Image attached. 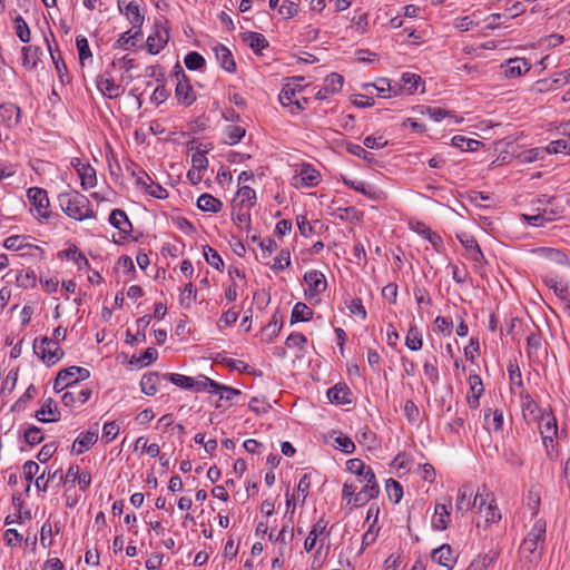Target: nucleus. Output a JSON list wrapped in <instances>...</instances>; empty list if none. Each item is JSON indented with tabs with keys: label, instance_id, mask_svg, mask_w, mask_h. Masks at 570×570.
Instances as JSON below:
<instances>
[{
	"label": "nucleus",
	"instance_id": "34",
	"mask_svg": "<svg viewBox=\"0 0 570 570\" xmlns=\"http://www.w3.org/2000/svg\"><path fill=\"white\" fill-rule=\"evenodd\" d=\"M459 239H460L461 244L464 246V248L466 249L468 255L471 259H473L475 262H480L483 258V254L480 249L479 244L474 239V237L466 235V234H461V235H459Z\"/></svg>",
	"mask_w": 570,
	"mask_h": 570
},
{
	"label": "nucleus",
	"instance_id": "20",
	"mask_svg": "<svg viewBox=\"0 0 570 570\" xmlns=\"http://www.w3.org/2000/svg\"><path fill=\"white\" fill-rule=\"evenodd\" d=\"M470 391L466 395V402L471 409L479 406L480 396L484 392L482 381L479 375H470L468 380Z\"/></svg>",
	"mask_w": 570,
	"mask_h": 570
},
{
	"label": "nucleus",
	"instance_id": "61",
	"mask_svg": "<svg viewBox=\"0 0 570 570\" xmlns=\"http://www.w3.org/2000/svg\"><path fill=\"white\" fill-rule=\"evenodd\" d=\"M24 440L30 445H36L42 442L43 434L41 429L37 426H31L24 432Z\"/></svg>",
	"mask_w": 570,
	"mask_h": 570
},
{
	"label": "nucleus",
	"instance_id": "25",
	"mask_svg": "<svg viewBox=\"0 0 570 570\" xmlns=\"http://www.w3.org/2000/svg\"><path fill=\"white\" fill-rule=\"evenodd\" d=\"M533 255L538 256L541 259L554 262L560 265L568 264L567 255L557 248L551 247H538L531 250Z\"/></svg>",
	"mask_w": 570,
	"mask_h": 570
},
{
	"label": "nucleus",
	"instance_id": "54",
	"mask_svg": "<svg viewBox=\"0 0 570 570\" xmlns=\"http://www.w3.org/2000/svg\"><path fill=\"white\" fill-rule=\"evenodd\" d=\"M166 379H168L173 384H175L181 389H185V390L193 389L194 377L186 376V375L178 374V373H173V374L166 375Z\"/></svg>",
	"mask_w": 570,
	"mask_h": 570
},
{
	"label": "nucleus",
	"instance_id": "50",
	"mask_svg": "<svg viewBox=\"0 0 570 570\" xmlns=\"http://www.w3.org/2000/svg\"><path fill=\"white\" fill-rule=\"evenodd\" d=\"M386 493L391 501L399 503L403 497L402 485L397 481L389 479L386 481Z\"/></svg>",
	"mask_w": 570,
	"mask_h": 570
},
{
	"label": "nucleus",
	"instance_id": "6",
	"mask_svg": "<svg viewBox=\"0 0 570 570\" xmlns=\"http://www.w3.org/2000/svg\"><path fill=\"white\" fill-rule=\"evenodd\" d=\"M33 351L47 365L56 364L63 356L59 344L46 336L35 340Z\"/></svg>",
	"mask_w": 570,
	"mask_h": 570
},
{
	"label": "nucleus",
	"instance_id": "48",
	"mask_svg": "<svg viewBox=\"0 0 570 570\" xmlns=\"http://www.w3.org/2000/svg\"><path fill=\"white\" fill-rule=\"evenodd\" d=\"M344 83V79L338 73H331L324 80V87L326 92L336 94L338 92Z\"/></svg>",
	"mask_w": 570,
	"mask_h": 570
},
{
	"label": "nucleus",
	"instance_id": "56",
	"mask_svg": "<svg viewBox=\"0 0 570 570\" xmlns=\"http://www.w3.org/2000/svg\"><path fill=\"white\" fill-rule=\"evenodd\" d=\"M76 46L79 53V61L81 66H83L85 61L91 58V51L88 45V40L85 37H77Z\"/></svg>",
	"mask_w": 570,
	"mask_h": 570
},
{
	"label": "nucleus",
	"instance_id": "14",
	"mask_svg": "<svg viewBox=\"0 0 570 570\" xmlns=\"http://www.w3.org/2000/svg\"><path fill=\"white\" fill-rule=\"evenodd\" d=\"M176 68H178V70L175 72L177 79L176 97L179 100V102L189 106L195 100L194 91L181 67L177 65Z\"/></svg>",
	"mask_w": 570,
	"mask_h": 570
},
{
	"label": "nucleus",
	"instance_id": "42",
	"mask_svg": "<svg viewBox=\"0 0 570 570\" xmlns=\"http://www.w3.org/2000/svg\"><path fill=\"white\" fill-rule=\"evenodd\" d=\"M134 450H141L146 452L150 458H156L159 455L160 449L157 443L148 444L147 439L144 436H139L134 444Z\"/></svg>",
	"mask_w": 570,
	"mask_h": 570
},
{
	"label": "nucleus",
	"instance_id": "64",
	"mask_svg": "<svg viewBox=\"0 0 570 570\" xmlns=\"http://www.w3.org/2000/svg\"><path fill=\"white\" fill-rule=\"evenodd\" d=\"M278 12L283 18L289 19L297 14L298 6L293 1H284Z\"/></svg>",
	"mask_w": 570,
	"mask_h": 570
},
{
	"label": "nucleus",
	"instance_id": "17",
	"mask_svg": "<svg viewBox=\"0 0 570 570\" xmlns=\"http://www.w3.org/2000/svg\"><path fill=\"white\" fill-rule=\"evenodd\" d=\"M36 419L43 423L58 422L60 420V412L55 400L47 399L41 407L36 412Z\"/></svg>",
	"mask_w": 570,
	"mask_h": 570
},
{
	"label": "nucleus",
	"instance_id": "57",
	"mask_svg": "<svg viewBox=\"0 0 570 570\" xmlns=\"http://www.w3.org/2000/svg\"><path fill=\"white\" fill-rule=\"evenodd\" d=\"M184 61L189 70H198L205 65V59L196 51L187 53Z\"/></svg>",
	"mask_w": 570,
	"mask_h": 570
},
{
	"label": "nucleus",
	"instance_id": "51",
	"mask_svg": "<svg viewBox=\"0 0 570 570\" xmlns=\"http://www.w3.org/2000/svg\"><path fill=\"white\" fill-rule=\"evenodd\" d=\"M245 40L248 42L249 47L256 52H259L262 49L267 47V41L265 37L257 32L246 33Z\"/></svg>",
	"mask_w": 570,
	"mask_h": 570
},
{
	"label": "nucleus",
	"instance_id": "26",
	"mask_svg": "<svg viewBox=\"0 0 570 570\" xmlns=\"http://www.w3.org/2000/svg\"><path fill=\"white\" fill-rule=\"evenodd\" d=\"M431 557L434 562L448 569H452L455 563L453 551L449 544H442L434 549Z\"/></svg>",
	"mask_w": 570,
	"mask_h": 570
},
{
	"label": "nucleus",
	"instance_id": "49",
	"mask_svg": "<svg viewBox=\"0 0 570 570\" xmlns=\"http://www.w3.org/2000/svg\"><path fill=\"white\" fill-rule=\"evenodd\" d=\"M197 298V291L191 283L185 285L183 292L179 295V303L184 307H190Z\"/></svg>",
	"mask_w": 570,
	"mask_h": 570
},
{
	"label": "nucleus",
	"instance_id": "60",
	"mask_svg": "<svg viewBox=\"0 0 570 570\" xmlns=\"http://www.w3.org/2000/svg\"><path fill=\"white\" fill-rule=\"evenodd\" d=\"M405 417L410 423H416L420 417V410L411 400L406 401L403 407Z\"/></svg>",
	"mask_w": 570,
	"mask_h": 570
},
{
	"label": "nucleus",
	"instance_id": "5",
	"mask_svg": "<svg viewBox=\"0 0 570 570\" xmlns=\"http://www.w3.org/2000/svg\"><path fill=\"white\" fill-rule=\"evenodd\" d=\"M473 505L478 508L480 517L487 524L495 523L501 519L499 508L485 488L480 489L475 493Z\"/></svg>",
	"mask_w": 570,
	"mask_h": 570
},
{
	"label": "nucleus",
	"instance_id": "40",
	"mask_svg": "<svg viewBox=\"0 0 570 570\" xmlns=\"http://www.w3.org/2000/svg\"><path fill=\"white\" fill-rule=\"evenodd\" d=\"M245 134L246 130L242 126L228 125L224 130V141L228 145H236Z\"/></svg>",
	"mask_w": 570,
	"mask_h": 570
},
{
	"label": "nucleus",
	"instance_id": "39",
	"mask_svg": "<svg viewBox=\"0 0 570 570\" xmlns=\"http://www.w3.org/2000/svg\"><path fill=\"white\" fill-rule=\"evenodd\" d=\"M401 81V90L407 95H413L422 83V78L416 73L404 72Z\"/></svg>",
	"mask_w": 570,
	"mask_h": 570
},
{
	"label": "nucleus",
	"instance_id": "27",
	"mask_svg": "<svg viewBox=\"0 0 570 570\" xmlns=\"http://www.w3.org/2000/svg\"><path fill=\"white\" fill-rule=\"evenodd\" d=\"M0 121L7 127H13L20 121V109L13 104L0 105Z\"/></svg>",
	"mask_w": 570,
	"mask_h": 570
},
{
	"label": "nucleus",
	"instance_id": "53",
	"mask_svg": "<svg viewBox=\"0 0 570 570\" xmlns=\"http://www.w3.org/2000/svg\"><path fill=\"white\" fill-rule=\"evenodd\" d=\"M422 114L428 115L434 121H440L445 117H449L453 122L460 121L455 116L450 115L449 111L441 109L439 107H426L425 111H423Z\"/></svg>",
	"mask_w": 570,
	"mask_h": 570
},
{
	"label": "nucleus",
	"instance_id": "13",
	"mask_svg": "<svg viewBox=\"0 0 570 570\" xmlns=\"http://www.w3.org/2000/svg\"><path fill=\"white\" fill-rule=\"evenodd\" d=\"M71 166L76 169L82 189L87 190L94 188L97 185V175L94 167L89 164L83 163L80 158H73Z\"/></svg>",
	"mask_w": 570,
	"mask_h": 570
},
{
	"label": "nucleus",
	"instance_id": "12",
	"mask_svg": "<svg viewBox=\"0 0 570 570\" xmlns=\"http://www.w3.org/2000/svg\"><path fill=\"white\" fill-rule=\"evenodd\" d=\"M91 394L92 390L89 387L68 386L61 396V402L65 406L77 407L85 404L91 397Z\"/></svg>",
	"mask_w": 570,
	"mask_h": 570
},
{
	"label": "nucleus",
	"instance_id": "18",
	"mask_svg": "<svg viewBox=\"0 0 570 570\" xmlns=\"http://www.w3.org/2000/svg\"><path fill=\"white\" fill-rule=\"evenodd\" d=\"M98 433L99 430L97 424L89 431L80 433L73 442L72 450L77 454H81L89 450L97 442Z\"/></svg>",
	"mask_w": 570,
	"mask_h": 570
},
{
	"label": "nucleus",
	"instance_id": "52",
	"mask_svg": "<svg viewBox=\"0 0 570 570\" xmlns=\"http://www.w3.org/2000/svg\"><path fill=\"white\" fill-rule=\"evenodd\" d=\"M453 146L460 148L463 151H473L476 150L480 146V141L474 139H466L463 136H454L452 138Z\"/></svg>",
	"mask_w": 570,
	"mask_h": 570
},
{
	"label": "nucleus",
	"instance_id": "11",
	"mask_svg": "<svg viewBox=\"0 0 570 570\" xmlns=\"http://www.w3.org/2000/svg\"><path fill=\"white\" fill-rule=\"evenodd\" d=\"M96 86L99 92L108 99H116L125 92V87L116 82L109 71L97 77Z\"/></svg>",
	"mask_w": 570,
	"mask_h": 570
},
{
	"label": "nucleus",
	"instance_id": "3",
	"mask_svg": "<svg viewBox=\"0 0 570 570\" xmlns=\"http://www.w3.org/2000/svg\"><path fill=\"white\" fill-rule=\"evenodd\" d=\"M58 200L62 212L76 220L95 218L89 199L79 191L72 190L60 194Z\"/></svg>",
	"mask_w": 570,
	"mask_h": 570
},
{
	"label": "nucleus",
	"instance_id": "59",
	"mask_svg": "<svg viewBox=\"0 0 570 570\" xmlns=\"http://www.w3.org/2000/svg\"><path fill=\"white\" fill-rule=\"evenodd\" d=\"M14 24H16L17 36L19 37V39L22 42H29L30 30H29L27 22L21 17H17L14 20Z\"/></svg>",
	"mask_w": 570,
	"mask_h": 570
},
{
	"label": "nucleus",
	"instance_id": "43",
	"mask_svg": "<svg viewBox=\"0 0 570 570\" xmlns=\"http://www.w3.org/2000/svg\"><path fill=\"white\" fill-rule=\"evenodd\" d=\"M547 286L551 288L556 295L562 299H566L569 295V286L563 281H558L553 277H547L544 279Z\"/></svg>",
	"mask_w": 570,
	"mask_h": 570
},
{
	"label": "nucleus",
	"instance_id": "55",
	"mask_svg": "<svg viewBox=\"0 0 570 570\" xmlns=\"http://www.w3.org/2000/svg\"><path fill=\"white\" fill-rule=\"evenodd\" d=\"M203 252H204L206 262L209 265H212L213 267L220 269V267L224 265V262H223L220 255L208 245L204 246Z\"/></svg>",
	"mask_w": 570,
	"mask_h": 570
},
{
	"label": "nucleus",
	"instance_id": "7",
	"mask_svg": "<svg viewBox=\"0 0 570 570\" xmlns=\"http://www.w3.org/2000/svg\"><path fill=\"white\" fill-rule=\"evenodd\" d=\"M533 423H537L539 432L542 436L543 445L547 449L548 455H551V452L553 450V440L558 432L557 421L556 417L551 412H544L538 421H534Z\"/></svg>",
	"mask_w": 570,
	"mask_h": 570
},
{
	"label": "nucleus",
	"instance_id": "1",
	"mask_svg": "<svg viewBox=\"0 0 570 570\" xmlns=\"http://www.w3.org/2000/svg\"><path fill=\"white\" fill-rule=\"evenodd\" d=\"M346 469L355 478L345 481L342 498L346 504L360 507L376 498L380 493L373 470L360 459L346 462Z\"/></svg>",
	"mask_w": 570,
	"mask_h": 570
},
{
	"label": "nucleus",
	"instance_id": "58",
	"mask_svg": "<svg viewBox=\"0 0 570 570\" xmlns=\"http://www.w3.org/2000/svg\"><path fill=\"white\" fill-rule=\"evenodd\" d=\"M311 488V480L307 474H304L297 485V492L295 494V498L297 501L304 502L308 495V491Z\"/></svg>",
	"mask_w": 570,
	"mask_h": 570
},
{
	"label": "nucleus",
	"instance_id": "30",
	"mask_svg": "<svg viewBox=\"0 0 570 570\" xmlns=\"http://www.w3.org/2000/svg\"><path fill=\"white\" fill-rule=\"evenodd\" d=\"M109 222L124 234L128 235L132 232L131 223L126 213L121 209H114L109 216Z\"/></svg>",
	"mask_w": 570,
	"mask_h": 570
},
{
	"label": "nucleus",
	"instance_id": "31",
	"mask_svg": "<svg viewBox=\"0 0 570 570\" xmlns=\"http://www.w3.org/2000/svg\"><path fill=\"white\" fill-rule=\"evenodd\" d=\"M215 56L222 68L228 72L236 70V63L233 59L232 52L224 46L217 45L214 47Z\"/></svg>",
	"mask_w": 570,
	"mask_h": 570
},
{
	"label": "nucleus",
	"instance_id": "46",
	"mask_svg": "<svg viewBox=\"0 0 570 570\" xmlns=\"http://www.w3.org/2000/svg\"><path fill=\"white\" fill-rule=\"evenodd\" d=\"M503 415L500 411L485 413V426L489 431L498 432L502 429Z\"/></svg>",
	"mask_w": 570,
	"mask_h": 570
},
{
	"label": "nucleus",
	"instance_id": "36",
	"mask_svg": "<svg viewBox=\"0 0 570 570\" xmlns=\"http://www.w3.org/2000/svg\"><path fill=\"white\" fill-rule=\"evenodd\" d=\"M195 392H209V393H219L222 391L220 384L210 380L207 376H199L198 379H194L193 389Z\"/></svg>",
	"mask_w": 570,
	"mask_h": 570
},
{
	"label": "nucleus",
	"instance_id": "2",
	"mask_svg": "<svg viewBox=\"0 0 570 570\" xmlns=\"http://www.w3.org/2000/svg\"><path fill=\"white\" fill-rule=\"evenodd\" d=\"M525 528L527 534L520 546V553L529 562H535L541 558L543 551L547 533V521L544 518L534 513L525 524Z\"/></svg>",
	"mask_w": 570,
	"mask_h": 570
},
{
	"label": "nucleus",
	"instance_id": "21",
	"mask_svg": "<svg viewBox=\"0 0 570 570\" xmlns=\"http://www.w3.org/2000/svg\"><path fill=\"white\" fill-rule=\"evenodd\" d=\"M304 281L308 286L311 295H316L326 289V279L323 273L318 271H308L304 275Z\"/></svg>",
	"mask_w": 570,
	"mask_h": 570
},
{
	"label": "nucleus",
	"instance_id": "28",
	"mask_svg": "<svg viewBox=\"0 0 570 570\" xmlns=\"http://www.w3.org/2000/svg\"><path fill=\"white\" fill-rule=\"evenodd\" d=\"M521 407L523 417L528 423L538 421L539 417L546 412L542 411L529 395L523 397Z\"/></svg>",
	"mask_w": 570,
	"mask_h": 570
},
{
	"label": "nucleus",
	"instance_id": "44",
	"mask_svg": "<svg viewBox=\"0 0 570 570\" xmlns=\"http://www.w3.org/2000/svg\"><path fill=\"white\" fill-rule=\"evenodd\" d=\"M405 345L411 351H419L422 347V335L416 326H411L405 337Z\"/></svg>",
	"mask_w": 570,
	"mask_h": 570
},
{
	"label": "nucleus",
	"instance_id": "15",
	"mask_svg": "<svg viewBox=\"0 0 570 570\" xmlns=\"http://www.w3.org/2000/svg\"><path fill=\"white\" fill-rule=\"evenodd\" d=\"M503 75L508 79L519 78L531 69V63L525 58H511L501 65Z\"/></svg>",
	"mask_w": 570,
	"mask_h": 570
},
{
	"label": "nucleus",
	"instance_id": "41",
	"mask_svg": "<svg viewBox=\"0 0 570 570\" xmlns=\"http://www.w3.org/2000/svg\"><path fill=\"white\" fill-rule=\"evenodd\" d=\"M125 14L134 28H139L144 22L139 6L134 1L126 6Z\"/></svg>",
	"mask_w": 570,
	"mask_h": 570
},
{
	"label": "nucleus",
	"instance_id": "16",
	"mask_svg": "<svg viewBox=\"0 0 570 570\" xmlns=\"http://www.w3.org/2000/svg\"><path fill=\"white\" fill-rule=\"evenodd\" d=\"M343 181L347 187L363 194L371 200L381 202L386 198V194L382 189L375 188L364 181L347 178H343Z\"/></svg>",
	"mask_w": 570,
	"mask_h": 570
},
{
	"label": "nucleus",
	"instance_id": "37",
	"mask_svg": "<svg viewBox=\"0 0 570 570\" xmlns=\"http://www.w3.org/2000/svg\"><path fill=\"white\" fill-rule=\"evenodd\" d=\"M159 381V375L157 373L150 372L142 375L140 380L142 393L149 396L155 395L158 392Z\"/></svg>",
	"mask_w": 570,
	"mask_h": 570
},
{
	"label": "nucleus",
	"instance_id": "29",
	"mask_svg": "<svg viewBox=\"0 0 570 570\" xmlns=\"http://www.w3.org/2000/svg\"><path fill=\"white\" fill-rule=\"evenodd\" d=\"M497 559L498 552L495 551L479 554L471 561L468 570H488L495 563Z\"/></svg>",
	"mask_w": 570,
	"mask_h": 570
},
{
	"label": "nucleus",
	"instance_id": "9",
	"mask_svg": "<svg viewBox=\"0 0 570 570\" xmlns=\"http://www.w3.org/2000/svg\"><path fill=\"white\" fill-rule=\"evenodd\" d=\"M27 197L32 206L30 210L35 213L36 216L41 218L49 217V198L45 189L31 187L27 191Z\"/></svg>",
	"mask_w": 570,
	"mask_h": 570
},
{
	"label": "nucleus",
	"instance_id": "24",
	"mask_svg": "<svg viewBox=\"0 0 570 570\" xmlns=\"http://www.w3.org/2000/svg\"><path fill=\"white\" fill-rule=\"evenodd\" d=\"M256 194L255 190L248 186H242L238 188L236 196L233 200V207L236 209L237 207H243L249 209L255 205Z\"/></svg>",
	"mask_w": 570,
	"mask_h": 570
},
{
	"label": "nucleus",
	"instance_id": "47",
	"mask_svg": "<svg viewBox=\"0 0 570 570\" xmlns=\"http://www.w3.org/2000/svg\"><path fill=\"white\" fill-rule=\"evenodd\" d=\"M39 48L27 46L22 48V65L27 69H32L37 65Z\"/></svg>",
	"mask_w": 570,
	"mask_h": 570
},
{
	"label": "nucleus",
	"instance_id": "62",
	"mask_svg": "<svg viewBox=\"0 0 570 570\" xmlns=\"http://www.w3.org/2000/svg\"><path fill=\"white\" fill-rule=\"evenodd\" d=\"M547 153L549 154H559V153H570V144L567 140L559 139L551 141L547 148Z\"/></svg>",
	"mask_w": 570,
	"mask_h": 570
},
{
	"label": "nucleus",
	"instance_id": "35",
	"mask_svg": "<svg viewBox=\"0 0 570 570\" xmlns=\"http://www.w3.org/2000/svg\"><path fill=\"white\" fill-rule=\"evenodd\" d=\"M197 207L203 212L218 213L223 203L210 194H203L197 200Z\"/></svg>",
	"mask_w": 570,
	"mask_h": 570
},
{
	"label": "nucleus",
	"instance_id": "10",
	"mask_svg": "<svg viewBox=\"0 0 570 570\" xmlns=\"http://www.w3.org/2000/svg\"><path fill=\"white\" fill-rule=\"evenodd\" d=\"M321 181V174L308 164H304L297 169L296 174L292 177L291 184L296 188H309L318 185Z\"/></svg>",
	"mask_w": 570,
	"mask_h": 570
},
{
	"label": "nucleus",
	"instance_id": "45",
	"mask_svg": "<svg viewBox=\"0 0 570 570\" xmlns=\"http://www.w3.org/2000/svg\"><path fill=\"white\" fill-rule=\"evenodd\" d=\"M313 315V311L304 303H296L292 311V322H305Z\"/></svg>",
	"mask_w": 570,
	"mask_h": 570
},
{
	"label": "nucleus",
	"instance_id": "4",
	"mask_svg": "<svg viewBox=\"0 0 570 570\" xmlns=\"http://www.w3.org/2000/svg\"><path fill=\"white\" fill-rule=\"evenodd\" d=\"M303 78H293L284 85L281 94L279 101L284 107L291 108L292 114H297L305 109L307 99L302 96L303 86L298 83Z\"/></svg>",
	"mask_w": 570,
	"mask_h": 570
},
{
	"label": "nucleus",
	"instance_id": "8",
	"mask_svg": "<svg viewBox=\"0 0 570 570\" xmlns=\"http://www.w3.org/2000/svg\"><path fill=\"white\" fill-rule=\"evenodd\" d=\"M90 375L89 371L79 366H70L58 373L55 380L53 389L57 392L66 390L68 386L77 385L80 380H86Z\"/></svg>",
	"mask_w": 570,
	"mask_h": 570
},
{
	"label": "nucleus",
	"instance_id": "33",
	"mask_svg": "<svg viewBox=\"0 0 570 570\" xmlns=\"http://www.w3.org/2000/svg\"><path fill=\"white\" fill-rule=\"evenodd\" d=\"M473 495V491L470 487L463 485L459 489L456 502H455V510L459 513H465L468 512L473 503L471 502V498Z\"/></svg>",
	"mask_w": 570,
	"mask_h": 570
},
{
	"label": "nucleus",
	"instance_id": "23",
	"mask_svg": "<svg viewBox=\"0 0 570 570\" xmlns=\"http://www.w3.org/2000/svg\"><path fill=\"white\" fill-rule=\"evenodd\" d=\"M169 40L168 30L165 28L157 29L147 38L146 46L151 55L158 53Z\"/></svg>",
	"mask_w": 570,
	"mask_h": 570
},
{
	"label": "nucleus",
	"instance_id": "32",
	"mask_svg": "<svg viewBox=\"0 0 570 570\" xmlns=\"http://www.w3.org/2000/svg\"><path fill=\"white\" fill-rule=\"evenodd\" d=\"M326 527L327 523L323 519H320L316 523H314L304 542V549L307 552L312 551L315 548L318 538L324 534Z\"/></svg>",
	"mask_w": 570,
	"mask_h": 570
},
{
	"label": "nucleus",
	"instance_id": "38",
	"mask_svg": "<svg viewBox=\"0 0 570 570\" xmlns=\"http://www.w3.org/2000/svg\"><path fill=\"white\" fill-rule=\"evenodd\" d=\"M351 392L346 385L336 384L328 390L327 396L331 402L336 404L350 403Z\"/></svg>",
	"mask_w": 570,
	"mask_h": 570
},
{
	"label": "nucleus",
	"instance_id": "19",
	"mask_svg": "<svg viewBox=\"0 0 570 570\" xmlns=\"http://www.w3.org/2000/svg\"><path fill=\"white\" fill-rule=\"evenodd\" d=\"M547 205L548 206L543 208L544 215L547 216L546 222L569 219L563 200H560L556 197H551L549 198Z\"/></svg>",
	"mask_w": 570,
	"mask_h": 570
},
{
	"label": "nucleus",
	"instance_id": "63",
	"mask_svg": "<svg viewBox=\"0 0 570 570\" xmlns=\"http://www.w3.org/2000/svg\"><path fill=\"white\" fill-rule=\"evenodd\" d=\"M334 445L336 449H340L345 453H353L355 450L354 442L350 438L343 435L335 438Z\"/></svg>",
	"mask_w": 570,
	"mask_h": 570
},
{
	"label": "nucleus",
	"instance_id": "22",
	"mask_svg": "<svg viewBox=\"0 0 570 570\" xmlns=\"http://www.w3.org/2000/svg\"><path fill=\"white\" fill-rule=\"evenodd\" d=\"M451 501L448 504L438 503L434 508L432 525L435 530H445L450 523Z\"/></svg>",
	"mask_w": 570,
	"mask_h": 570
}]
</instances>
